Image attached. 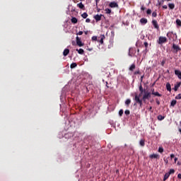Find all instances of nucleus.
<instances>
[{
    "instance_id": "obj_1",
    "label": "nucleus",
    "mask_w": 181,
    "mask_h": 181,
    "mask_svg": "<svg viewBox=\"0 0 181 181\" xmlns=\"http://www.w3.org/2000/svg\"><path fill=\"white\" fill-rule=\"evenodd\" d=\"M168 42V38L166 37H160L158 41V45H163Z\"/></svg>"
},
{
    "instance_id": "obj_2",
    "label": "nucleus",
    "mask_w": 181,
    "mask_h": 181,
    "mask_svg": "<svg viewBox=\"0 0 181 181\" xmlns=\"http://www.w3.org/2000/svg\"><path fill=\"white\" fill-rule=\"evenodd\" d=\"M76 45L79 47H82V46H84V43H83L81 42V39H80V37H78V36L76 37Z\"/></svg>"
},
{
    "instance_id": "obj_3",
    "label": "nucleus",
    "mask_w": 181,
    "mask_h": 181,
    "mask_svg": "<svg viewBox=\"0 0 181 181\" xmlns=\"http://www.w3.org/2000/svg\"><path fill=\"white\" fill-rule=\"evenodd\" d=\"M150 97H151V93L145 92L143 96V100L145 101V100H148V98H150Z\"/></svg>"
},
{
    "instance_id": "obj_4",
    "label": "nucleus",
    "mask_w": 181,
    "mask_h": 181,
    "mask_svg": "<svg viewBox=\"0 0 181 181\" xmlns=\"http://www.w3.org/2000/svg\"><path fill=\"white\" fill-rule=\"evenodd\" d=\"M173 49H174V53H177L180 50V48L176 44L173 45Z\"/></svg>"
},
{
    "instance_id": "obj_5",
    "label": "nucleus",
    "mask_w": 181,
    "mask_h": 181,
    "mask_svg": "<svg viewBox=\"0 0 181 181\" xmlns=\"http://www.w3.org/2000/svg\"><path fill=\"white\" fill-rule=\"evenodd\" d=\"M140 23H141V25H146V23H148V19H146L145 18H141Z\"/></svg>"
},
{
    "instance_id": "obj_6",
    "label": "nucleus",
    "mask_w": 181,
    "mask_h": 181,
    "mask_svg": "<svg viewBox=\"0 0 181 181\" xmlns=\"http://www.w3.org/2000/svg\"><path fill=\"white\" fill-rule=\"evenodd\" d=\"M152 24L153 25L155 29H159V25H158V21H156V20H153Z\"/></svg>"
},
{
    "instance_id": "obj_7",
    "label": "nucleus",
    "mask_w": 181,
    "mask_h": 181,
    "mask_svg": "<svg viewBox=\"0 0 181 181\" xmlns=\"http://www.w3.org/2000/svg\"><path fill=\"white\" fill-rule=\"evenodd\" d=\"M101 16H103V15H95L94 16V19L96 21V22H99V21H101Z\"/></svg>"
},
{
    "instance_id": "obj_8",
    "label": "nucleus",
    "mask_w": 181,
    "mask_h": 181,
    "mask_svg": "<svg viewBox=\"0 0 181 181\" xmlns=\"http://www.w3.org/2000/svg\"><path fill=\"white\" fill-rule=\"evenodd\" d=\"M175 74L177 76L178 78L181 80V71L179 70H175Z\"/></svg>"
},
{
    "instance_id": "obj_9",
    "label": "nucleus",
    "mask_w": 181,
    "mask_h": 181,
    "mask_svg": "<svg viewBox=\"0 0 181 181\" xmlns=\"http://www.w3.org/2000/svg\"><path fill=\"white\" fill-rule=\"evenodd\" d=\"M139 97H141V94L139 95H135L134 100H135L136 103H141V100L139 99Z\"/></svg>"
},
{
    "instance_id": "obj_10",
    "label": "nucleus",
    "mask_w": 181,
    "mask_h": 181,
    "mask_svg": "<svg viewBox=\"0 0 181 181\" xmlns=\"http://www.w3.org/2000/svg\"><path fill=\"white\" fill-rule=\"evenodd\" d=\"M136 66H135V64H132V65H131V66L129 68V70L130 71H134V70H135V69H136Z\"/></svg>"
},
{
    "instance_id": "obj_11",
    "label": "nucleus",
    "mask_w": 181,
    "mask_h": 181,
    "mask_svg": "<svg viewBox=\"0 0 181 181\" xmlns=\"http://www.w3.org/2000/svg\"><path fill=\"white\" fill-rule=\"evenodd\" d=\"M70 53V49H65L63 52L64 56H67Z\"/></svg>"
},
{
    "instance_id": "obj_12",
    "label": "nucleus",
    "mask_w": 181,
    "mask_h": 181,
    "mask_svg": "<svg viewBox=\"0 0 181 181\" xmlns=\"http://www.w3.org/2000/svg\"><path fill=\"white\" fill-rule=\"evenodd\" d=\"M77 6L79 7L80 9H85L84 4L82 2L77 4Z\"/></svg>"
},
{
    "instance_id": "obj_13",
    "label": "nucleus",
    "mask_w": 181,
    "mask_h": 181,
    "mask_svg": "<svg viewBox=\"0 0 181 181\" xmlns=\"http://www.w3.org/2000/svg\"><path fill=\"white\" fill-rule=\"evenodd\" d=\"M166 88H167L168 91H172V88L170 86V83H166Z\"/></svg>"
},
{
    "instance_id": "obj_14",
    "label": "nucleus",
    "mask_w": 181,
    "mask_h": 181,
    "mask_svg": "<svg viewBox=\"0 0 181 181\" xmlns=\"http://www.w3.org/2000/svg\"><path fill=\"white\" fill-rule=\"evenodd\" d=\"M76 52H78L79 54H84V49H76Z\"/></svg>"
},
{
    "instance_id": "obj_15",
    "label": "nucleus",
    "mask_w": 181,
    "mask_h": 181,
    "mask_svg": "<svg viewBox=\"0 0 181 181\" xmlns=\"http://www.w3.org/2000/svg\"><path fill=\"white\" fill-rule=\"evenodd\" d=\"M170 176V173H165V175H164L163 180L164 181L167 180L169 178Z\"/></svg>"
},
{
    "instance_id": "obj_16",
    "label": "nucleus",
    "mask_w": 181,
    "mask_h": 181,
    "mask_svg": "<svg viewBox=\"0 0 181 181\" xmlns=\"http://www.w3.org/2000/svg\"><path fill=\"white\" fill-rule=\"evenodd\" d=\"M71 21L72 23H77V22H78V20H77L76 18L73 17V18L71 19Z\"/></svg>"
},
{
    "instance_id": "obj_17",
    "label": "nucleus",
    "mask_w": 181,
    "mask_h": 181,
    "mask_svg": "<svg viewBox=\"0 0 181 181\" xmlns=\"http://www.w3.org/2000/svg\"><path fill=\"white\" fill-rule=\"evenodd\" d=\"M181 83L180 82L177 85H175L174 87V90L175 91H177V90L179 89V88L180 87Z\"/></svg>"
},
{
    "instance_id": "obj_18",
    "label": "nucleus",
    "mask_w": 181,
    "mask_h": 181,
    "mask_svg": "<svg viewBox=\"0 0 181 181\" xmlns=\"http://www.w3.org/2000/svg\"><path fill=\"white\" fill-rule=\"evenodd\" d=\"M105 13H107V15H110V13H111L112 11L111 10V8H105Z\"/></svg>"
},
{
    "instance_id": "obj_19",
    "label": "nucleus",
    "mask_w": 181,
    "mask_h": 181,
    "mask_svg": "<svg viewBox=\"0 0 181 181\" xmlns=\"http://www.w3.org/2000/svg\"><path fill=\"white\" fill-rule=\"evenodd\" d=\"M77 66V63L74 62L70 65L71 69H76V66Z\"/></svg>"
},
{
    "instance_id": "obj_20",
    "label": "nucleus",
    "mask_w": 181,
    "mask_h": 181,
    "mask_svg": "<svg viewBox=\"0 0 181 181\" xmlns=\"http://www.w3.org/2000/svg\"><path fill=\"white\" fill-rule=\"evenodd\" d=\"M104 39H105V36L103 35L100 38V40H99V42H100L101 45H103V43H104Z\"/></svg>"
},
{
    "instance_id": "obj_21",
    "label": "nucleus",
    "mask_w": 181,
    "mask_h": 181,
    "mask_svg": "<svg viewBox=\"0 0 181 181\" xmlns=\"http://www.w3.org/2000/svg\"><path fill=\"white\" fill-rule=\"evenodd\" d=\"M81 16L83 18V19H87L88 14L87 13H83V14H81Z\"/></svg>"
},
{
    "instance_id": "obj_22",
    "label": "nucleus",
    "mask_w": 181,
    "mask_h": 181,
    "mask_svg": "<svg viewBox=\"0 0 181 181\" xmlns=\"http://www.w3.org/2000/svg\"><path fill=\"white\" fill-rule=\"evenodd\" d=\"M168 7L170 9H175V4H169Z\"/></svg>"
},
{
    "instance_id": "obj_23",
    "label": "nucleus",
    "mask_w": 181,
    "mask_h": 181,
    "mask_svg": "<svg viewBox=\"0 0 181 181\" xmlns=\"http://www.w3.org/2000/svg\"><path fill=\"white\" fill-rule=\"evenodd\" d=\"M152 94L153 95H156L157 97H162V95H160L158 92H153Z\"/></svg>"
},
{
    "instance_id": "obj_24",
    "label": "nucleus",
    "mask_w": 181,
    "mask_h": 181,
    "mask_svg": "<svg viewBox=\"0 0 181 181\" xmlns=\"http://www.w3.org/2000/svg\"><path fill=\"white\" fill-rule=\"evenodd\" d=\"M176 100H173L172 102H171V106L172 107H175L176 105Z\"/></svg>"
},
{
    "instance_id": "obj_25",
    "label": "nucleus",
    "mask_w": 181,
    "mask_h": 181,
    "mask_svg": "<svg viewBox=\"0 0 181 181\" xmlns=\"http://www.w3.org/2000/svg\"><path fill=\"white\" fill-rule=\"evenodd\" d=\"M158 119L159 121H162V120L165 119V117H163V116H162V115H158Z\"/></svg>"
},
{
    "instance_id": "obj_26",
    "label": "nucleus",
    "mask_w": 181,
    "mask_h": 181,
    "mask_svg": "<svg viewBox=\"0 0 181 181\" xmlns=\"http://www.w3.org/2000/svg\"><path fill=\"white\" fill-rule=\"evenodd\" d=\"M158 155H157V154H152V155H151L150 156V158H155V159H156V158H158Z\"/></svg>"
},
{
    "instance_id": "obj_27",
    "label": "nucleus",
    "mask_w": 181,
    "mask_h": 181,
    "mask_svg": "<svg viewBox=\"0 0 181 181\" xmlns=\"http://www.w3.org/2000/svg\"><path fill=\"white\" fill-rule=\"evenodd\" d=\"M140 145L141 146H145V140H141L140 141Z\"/></svg>"
},
{
    "instance_id": "obj_28",
    "label": "nucleus",
    "mask_w": 181,
    "mask_h": 181,
    "mask_svg": "<svg viewBox=\"0 0 181 181\" xmlns=\"http://www.w3.org/2000/svg\"><path fill=\"white\" fill-rule=\"evenodd\" d=\"M125 104L126 105H129V104H131V100L130 99H127L126 101H125Z\"/></svg>"
},
{
    "instance_id": "obj_29",
    "label": "nucleus",
    "mask_w": 181,
    "mask_h": 181,
    "mask_svg": "<svg viewBox=\"0 0 181 181\" xmlns=\"http://www.w3.org/2000/svg\"><path fill=\"white\" fill-rule=\"evenodd\" d=\"M176 23L178 26H181V21L180 19L176 20Z\"/></svg>"
},
{
    "instance_id": "obj_30",
    "label": "nucleus",
    "mask_w": 181,
    "mask_h": 181,
    "mask_svg": "<svg viewBox=\"0 0 181 181\" xmlns=\"http://www.w3.org/2000/svg\"><path fill=\"white\" fill-rule=\"evenodd\" d=\"M157 16H158V14L156 13V11H153V12L152 13V16H153V18H156Z\"/></svg>"
},
{
    "instance_id": "obj_31",
    "label": "nucleus",
    "mask_w": 181,
    "mask_h": 181,
    "mask_svg": "<svg viewBox=\"0 0 181 181\" xmlns=\"http://www.w3.org/2000/svg\"><path fill=\"white\" fill-rule=\"evenodd\" d=\"M176 100H181V94H178L176 97H175Z\"/></svg>"
},
{
    "instance_id": "obj_32",
    "label": "nucleus",
    "mask_w": 181,
    "mask_h": 181,
    "mask_svg": "<svg viewBox=\"0 0 181 181\" xmlns=\"http://www.w3.org/2000/svg\"><path fill=\"white\" fill-rule=\"evenodd\" d=\"M122 114H124V110H120L119 111V115L120 117H122Z\"/></svg>"
},
{
    "instance_id": "obj_33",
    "label": "nucleus",
    "mask_w": 181,
    "mask_h": 181,
    "mask_svg": "<svg viewBox=\"0 0 181 181\" xmlns=\"http://www.w3.org/2000/svg\"><path fill=\"white\" fill-rule=\"evenodd\" d=\"M146 13H147V15H151V13H152V10H151V9H148L147 10V11H146Z\"/></svg>"
},
{
    "instance_id": "obj_34",
    "label": "nucleus",
    "mask_w": 181,
    "mask_h": 181,
    "mask_svg": "<svg viewBox=\"0 0 181 181\" xmlns=\"http://www.w3.org/2000/svg\"><path fill=\"white\" fill-rule=\"evenodd\" d=\"M139 91H141V94H142V93H144V88H142V86H139Z\"/></svg>"
},
{
    "instance_id": "obj_35",
    "label": "nucleus",
    "mask_w": 181,
    "mask_h": 181,
    "mask_svg": "<svg viewBox=\"0 0 181 181\" xmlns=\"http://www.w3.org/2000/svg\"><path fill=\"white\" fill-rule=\"evenodd\" d=\"M109 6L110 8H114V1L110 2V4H109Z\"/></svg>"
},
{
    "instance_id": "obj_36",
    "label": "nucleus",
    "mask_w": 181,
    "mask_h": 181,
    "mask_svg": "<svg viewBox=\"0 0 181 181\" xmlns=\"http://www.w3.org/2000/svg\"><path fill=\"white\" fill-rule=\"evenodd\" d=\"M158 152H160V153H163V148L160 147V148H158Z\"/></svg>"
},
{
    "instance_id": "obj_37",
    "label": "nucleus",
    "mask_w": 181,
    "mask_h": 181,
    "mask_svg": "<svg viewBox=\"0 0 181 181\" xmlns=\"http://www.w3.org/2000/svg\"><path fill=\"white\" fill-rule=\"evenodd\" d=\"M165 63H166V59H163V61L161 62V66H165Z\"/></svg>"
},
{
    "instance_id": "obj_38",
    "label": "nucleus",
    "mask_w": 181,
    "mask_h": 181,
    "mask_svg": "<svg viewBox=\"0 0 181 181\" xmlns=\"http://www.w3.org/2000/svg\"><path fill=\"white\" fill-rule=\"evenodd\" d=\"M124 114H125L126 115H129V114H130L129 110H125V111H124Z\"/></svg>"
},
{
    "instance_id": "obj_39",
    "label": "nucleus",
    "mask_w": 181,
    "mask_h": 181,
    "mask_svg": "<svg viewBox=\"0 0 181 181\" xmlns=\"http://www.w3.org/2000/svg\"><path fill=\"white\" fill-rule=\"evenodd\" d=\"M168 173H170V175H172V173H175V170L173 169L170 170V172Z\"/></svg>"
},
{
    "instance_id": "obj_40",
    "label": "nucleus",
    "mask_w": 181,
    "mask_h": 181,
    "mask_svg": "<svg viewBox=\"0 0 181 181\" xmlns=\"http://www.w3.org/2000/svg\"><path fill=\"white\" fill-rule=\"evenodd\" d=\"M92 40L95 42L97 40V36H93L92 37Z\"/></svg>"
},
{
    "instance_id": "obj_41",
    "label": "nucleus",
    "mask_w": 181,
    "mask_h": 181,
    "mask_svg": "<svg viewBox=\"0 0 181 181\" xmlns=\"http://www.w3.org/2000/svg\"><path fill=\"white\" fill-rule=\"evenodd\" d=\"M90 18H86V23H90Z\"/></svg>"
},
{
    "instance_id": "obj_42",
    "label": "nucleus",
    "mask_w": 181,
    "mask_h": 181,
    "mask_svg": "<svg viewBox=\"0 0 181 181\" xmlns=\"http://www.w3.org/2000/svg\"><path fill=\"white\" fill-rule=\"evenodd\" d=\"M77 35H78L79 36H81V35H83V31H79Z\"/></svg>"
},
{
    "instance_id": "obj_43",
    "label": "nucleus",
    "mask_w": 181,
    "mask_h": 181,
    "mask_svg": "<svg viewBox=\"0 0 181 181\" xmlns=\"http://www.w3.org/2000/svg\"><path fill=\"white\" fill-rule=\"evenodd\" d=\"M114 8H118V4L117 3H114Z\"/></svg>"
},
{
    "instance_id": "obj_44",
    "label": "nucleus",
    "mask_w": 181,
    "mask_h": 181,
    "mask_svg": "<svg viewBox=\"0 0 181 181\" xmlns=\"http://www.w3.org/2000/svg\"><path fill=\"white\" fill-rule=\"evenodd\" d=\"M148 111H151V112H153V110H152V106H151V107L148 108Z\"/></svg>"
},
{
    "instance_id": "obj_45",
    "label": "nucleus",
    "mask_w": 181,
    "mask_h": 181,
    "mask_svg": "<svg viewBox=\"0 0 181 181\" xmlns=\"http://www.w3.org/2000/svg\"><path fill=\"white\" fill-rule=\"evenodd\" d=\"M163 9H168V6L167 5H164V6H163Z\"/></svg>"
},
{
    "instance_id": "obj_46",
    "label": "nucleus",
    "mask_w": 181,
    "mask_h": 181,
    "mask_svg": "<svg viewBox=\"0 0 181 181\" xmlns=\"http://www.w3.org/2000/svg\"><path fill=\"white\" fill-rule=\"evenodd\" d=\"M141 11H145V7L144 6H142L141 7Z\"/></svg>"
},
{
    "instance_id": "obj_47",
    "label": "nucleus",
    "mask_w": 181,
    "mask_h": 181,
    "mask_svg": "<svg viewBox=\"0 0 181 181\" xmlns=\"http://www.w3.org/2000/svg\"><path fill=\"white\" fill-rule=\"evenodd\" d=\"M170 158H171V159H173V158H175V154H171Z\"/></svg>"
},
{
    "instance_id": "obj_48",
    "label": "nucleus",
    "mask_w": 181,
    "mask_h": 181,
    "mask_svg": "<svg viewBox=\"0 0 181 181\" xmlns=\"http://www.w3.org/2000/svg\"><path fill=\"white\" fill-rule=\"evenodd\" d=\"M144 46H145V47H148V42H144Z\"/></svg>"
},
{
    "instance_id": "obj_49",
    "label": "nucleus",
    "mask_w": 181,
    "mask_h": 181,
    "mask_svg": "<svg viewBox=\"0 0 181 181\" xmlns=\"http://www.w3.org/2000/svg\"><path fill=\"white\" fill-rule=\"evenodd\" d=\"M156 104H158V105H159L160 104V102L159 100H156Z\"/></svg>"
},
{
    "instance_id": "obj_50",
    "label": "nucleus",
    "mask_w": 181,
    "mask_h": 181,
    "mask_svg": "<svg viewBox=\"0 0 181 181\" xmlns=\"http://www.w3.org/2000/svg\"><path fill=\"white\" fill-rule=\"evenodd\" d=\"M177 177H178V179H181V174H178Z\"/></svg>"
},
{
    "instance_id": "obj_51",
    "label": "nucleus",
    "mask_w": 181,
    "mask_h": 181,
    "mask_svg": "<svg viewBox=\"0 0 181 181\" xmlns=\"http://www.w3.org/2000/svg\"><path fill=\"white\" fill-rule=\"evenodd\" d=\"M138 104H139L140 107H142V100H141V103H139Z\"/></svg>"
},
{
    "instance_id": "obj_52",
    "label": "nucleus",
    "mask_w": 181,
    "mask_h": 181,
    "mask_svg": "<svg viewBox=\"0 0 181 181\" xmlns=\"http://www.w3.org/2000/svg\"><path fill=\"white\" fill-rule=\"evenodd\" d=\"M134 74H139V71H135Z\"/></svg>"
},
{
    "instance_id": "obj_53",
    "label": "nucleus",
    "mask_w": 181,
    "mask_h": 181,
    "mask_svg": "<svg viewBox=\"0 0 181 181\" xmlns=\"http://www.w3.org/2000/svg\"><path fill=\"white\" fill-rule=\"evenodd\" d=\"M177 165H178V166H180L181 163L180 161L177 162Z\"/></svg>"
},
{
    "instance_id": "obj_54",
    "label": "nucleus",
    "mask_w": 181,
    "mask_h": 181,
    "mask_svg": "<svg viewBox=\"0 0 181 181\" xmlns=\"http://www.w3.org/2000/svg\"><path fill=\"white\" fill-rule=\"evenodd\" d=\"M96 5H98V2H100V0H95Z\"/></svg>"
},
{
    "instance_id": "obj_55",
    "label": "nucleus",
    "mask_w": 181,
    "mask_h": 181,
    "mask_svg": "<svg viewBox=\"0 0 181 181\" xmlns=\"http://www.w3.org/2000/svg\"><path fill=\"white\" fill-rule=\"evenodd\" d=\"M72 45L73 46H74V45H76V42L74 41H72Z\"/></svg>"
},
{
    "instance_id": "obj_56",
    "label": "nucleus",
    "mask_w": 181,
    "mask_h": 181,
    "mask_svg": "<svg viewBox=\"0 0 181 181\" xmlns=\"http://www.w3.org/2000/svg\"><path fill=\"white\" fill-rule=\"evenodd\" d=\"M177 160V158H175V163H176Z\"/></svg>"
},
{
    "instance_id": "obj_57",
    "label": "nucleus",
    "mask_w": 181,
    "mask_h": 181,
    "mask_svg": "<svg viewBox=\"0 0 181 181\" xmlns=\"http://www.w3.org/2000/svg\"><path fill=\"white\" fill-rule=\"evenodd\" d=\"M88 31L85 32V35H88Z\"/></svg>"
},
{
    "instance_id": "obj_58",
    "label": "nucleus",
    "mask_w": 181,
    "mask_h": 181,
    "mask_svg": "<svg viewBox=\"0 0 181 181\" xmlns=\"http://www.w3.org/2000/svg\"><path fill=\"white\" fill-rule=\"evenodd\" d=\"M164 161L165 162V163H168V160H164Z\"/></svg>"
},
{
    "instance_id": "obj_59",
    "label": "nucleus",
    "mask_w": 181,
    "mask_h": 181,
    "mask_svg": "<svg viewBox=\"0 0 181 181\" xmlns=\"http://www.w3.org/2000/svg\"><path fill=\"white\" fill-rule=\"evenodd\" d=\"M141 79L144 78V76H141Z\"/></svg>"
},
{
    "instance_id": "obj_60",
    "label": "nucleus",
    "mask_w": 181,
    "mask_h": 181,
    "mask_svg": "<svg viewBox=\"0 0 181 181\" xmlns=\"http://www.w3.org/2000/svg\"><path fill=\"white\" fill-rule=\"evenodd\" d=\"M137 52H139V49H138Z\"/></svg>"
},
{
    "instance_id": "obj_61",
    "label": "nucleus",
    "mask_w": 181,
    "mask_h": 181,
    "mask_svg": "<svg viewBox=\"0 0 181 181\" xmlns=\"http://www.w3.org/2000/svg\"><path fill=\"white\" fill-rule=\"evenodd\" d=\"M167 1H170V0H167Z\"/></svg>"
}]
</instances>
